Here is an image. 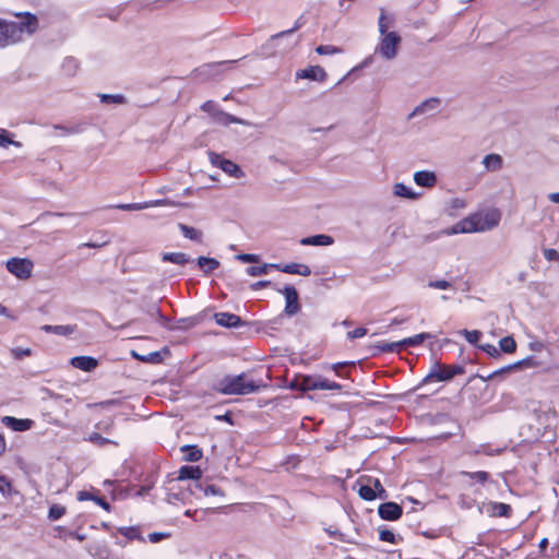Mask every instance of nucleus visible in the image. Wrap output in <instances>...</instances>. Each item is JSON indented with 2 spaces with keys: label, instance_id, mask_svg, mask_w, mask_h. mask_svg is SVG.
Wrapping results in <instances>:
<instances>
[{
  "label": "nucleus",
  "instance_id": "17",
  "mask_svg": "<svg viewBox=\"0 0 559 559\" xmlns=\"http://www.w3.org/2000/svg\"><path fill=\"white\" fill-rule=\"evenodd\" d=\"M503 448H493L490 443H481L476 447H469L465 453L469 455L485 454L488 456H496L503 452Z\"/></svg>",
  "mask_w": 559,
  "mask_h": 559
},
{
  "label": "nucleus",
  "instance_id": "61",
  "mask_svg": "<svg viewBox=\"0 0 559 559\" xmlns=\"http://www.w3.org/2000/svg\"><path fill=\"white\" fill-rule=\"evenodd\" d=\"M11 491V484L7 476L0 475V492L5 496Z\"/></svg>",
  "mask_w": 559,
  "mask_h": 559
},
{
  "label": "nucleus",
  "instance_id": "24",
  "mask_svg": "<svg viewBox=\"0 0 559 559\" xmlns=\"http://www.w3.org/2000/svg\"><path fill=\"white\" fill-rule=\"evenodd\" d=\"M358 496L366 501H373L379 498L376 490L372 488V485L368 481H362V476H360L357 480Z\"/></svg>",
  "mask_w": 559,
  "mask_h": 559
},
{
  "label": "nucleus",
  "instance_id": "4",
  "mask_svg": "<svg viewBox=\"0 0 559 559\" xmlns=\"http://www.w3.org/2000/svg\"><path fill=\"white\" fill-rule=\"evenodd\" d=\"M499 223V216L491 217L490 221H483L480 216H471L456 223L449 231L450 235L481 233L496 227Z\"/></svg>",
  "mask_w": 559,
  "mask_h": 559
},
{
  "label": "nucleus",
  "instance_id": "63",
  "mask_svg": "<svg viewBox=\"0 0 559 559\" xmlns=\"http://www.w3.org/2000/svg\"><path fill=\"white\" fill-rule=\"evenodd\" d=\"M479 348L487 353L490 357H498L500 355V350L491 344L480 345Z\"/></svg>",
  "mask_w": 559,
  "mask_h": 559
},
{
  "label": "nucleus",
  "instance_id": "7",
  "mask_svg": "<svg viewBox=\"0 0 559 559\" xmlns=\"http://www.w3.org/2000/svg\"><path fill=\"white\" fill-rule=\"evenodd\" d=\"M292 389H298L301 391H314V390H341L342 385L337 382L330 381L326 378L319 376H304L300 381H293L290 383Z\"/></svg>",
  "mask_w": 559,
  "mask_h": 559
},
{
  "label": "nucleus",
  "instance_id": "52",
  "mask_svg": "<svg viewBox=\"0 0 559 559\" xmlns=\"http://www.w3.org/2000/svg\"><path fill=\"white\" fill-rule=\"evenodd\" d=\"M155 485V479L151 478V479H146L145 484L142 485L138 491L135 492V496L138 497H144L146 496L151 490L152 488L154 487Z\"/></svg>",
  "mask_w": 559,
  "mask_h": 559
},
{
  "label": "nucleus",
  "instance_id": "46",
  "mask_svg": "<svg viewBox=\"0 0 559 559\" xmlns=\"http://www.w3.org/2000/svg\"><path fill=\"white\" fill-rule=\"evenodd\" d=\"M376 347L382 353H400L401 352L400 342L389 343V342L381 341L376 345Z\"/></svg>",
  "mask_w": 559,
  "mask_h": 559
},
{
  "label": "nucleus",
  "instance_id": "15",
  "mask_svg": "<svg viewBox=\"0 0 559 559\" xmlns=\"http://www.w3.org/2000/svg\"><path fill=\"white\" fill-rule=\"evenodd\" d=\"M215 322L224 328H238L243 324L241 318L230 312H217L214 314Z\"/></svg>",
  "mask_w": 559,
  "mask_h": 559
},
{
  "label": "nucleus",
  "instance_id": "44",
  "mask_svg": "<svg viewBox=\"0 0 559 559\" xmlns=\"http://www.w3.org/2000/svg\"><path fill=\"white\" fill-rule=\"evenodd\" d=\"M98 97L103 104L121 105L127 103V98L122 94H99Z\"/></svg>",
  "mask_w": 559,
  "mask_h": 559
},
{
  "label": "nucleus",
  "instance_id": "41",
  "mask_svg": "<svg viewBox=\"0 0 559 559\" xmlns=\"http://www.w3.org/2000/svg\"><path fill=\"white\" fill-rule=\"evenodd\" d=\"M79 69V61L74 57H67L63 59L61 70L67 76L75 75Z\"/></svg>",
  "mask_w": 559,
  "mask_h": 559
},
{
  "label": "nucleus",
  "instance_id": "55",
  "mask_svg": "<svg viewBox=\"0 0 559 559\" xmlns=\"http://www.w3.org/2000/svg\"><path fill=\"white\" fill-rule=\"evenodd\" d=\"M95 428L106 433H110L114 428V419L108 418L106 420H102L95 425Z\"/></svg>",
  "mask_w": 559,
  "mask_h": 559
},
{
  "label": "nucleus",
  "instance_id": "32",
  "mask_svg": "<svg viewBox=\"0 0 559 559\" xmlns=\"http://www.w3.org/2000/svg\"><path fill=\"white\" fill-rule=\"evenodd\" d=\"M235 60L231 61H221V62H213V63H206L202 67L198 68L195 71L200 74L206 75V76H213L218 73V69L225 64L235 63Z\"/></svg>",
  "mask_w": 559,
  "mask_h": 559
},
{
  "label": "nucleus",
  "instance_id": "36",
  "mask_svg": "<svg viewBox=\"0 0 559 559\" xmlns=\"http://www.w3.org/2000/svg\"><path fill=\"white\" fill-rule=\"evenodd\" d=\"M393 193L396 197L405 198L408 200H415L419 197V193L415 192L411 187H407L406 185L402 182H397L393 187Z\"/></svg>",
  "mask_w": 559,
  "mask_h": 559
},
{
  "label": "nucleus",
  "instance_id": "29",
  "mask_svg": "<svg viewBox=\"0 0 559 559\" xmlns=\"http://www.w3.org/2000/svg\"><path fill=\"white\" fill-rule=\"evenodd\" d=\"M283 273L309 276L311 274V269L307 264L293 262L284 264Z\"/></svg>",
  "mask_w": 559,
  "mask_h": 559
},
{
  "label": "nucleus",
  "instance_id": "22",
  "mask_svg": "<svg viewBox=\"0 0 559 559\" xmlns=\"http://www.w3.org/2000/svg\"><path fill=\"white\" fill-rule=\"evenodd\" d=\"M163 353H168V349L165 347L163 349V352L156 350V352H151L146 355H141V354H138L135 350H132L131 356L141 362L156 365V364H160L163 361V359H164Z\"/></svg>",
  "mask_w": 559,
  "mask_h": 559
},
{
  "label": "nucleus",
  "instance_id": "20",
  "mask_svg": "<svg viewBox=\"0 0 559 559\" xmlns=\"http://www.w3.org/2000/svg\"><path fill=\"white\" fill-rule=\"evenodd\" d=\"M414 181L423 188H431L437 183V176L433 171L418 170L414 174Z\"/></svg>",
  "mask_w": 559,
  "mask_h": 559
},
{
  "label": "nucleus",
  "instance_id": "43",
  "mask_svg": "<svg viewBox=\"0 0 559 559\" xmlns=\"http://www.w3.org/2000/svg\"><path fill=\"white\" fill-rule=\"evenodd\" d=\"M461 475L464 477H468L469 479H472L476 483H479L481 485L486 484L490 478V474L488 472H484V471H478V472L463 471V472H461Z\"/></svg>",
  "mask_w": 559,
  "mask_h": 559
},
{
  "label": "nucleus",
  "instance_id": "51",
  "mask_svg": "<svg viewBox=\"0 0 559 559\" xmlns=\"http://www.w3.org/2000/svg\"><path fill=\"white\" fill-rule=\"evenodd\" d=\"M246 273L249 276H261V275H264V274L267 273V266H266L265 263L263 265H260V266H248L246 269Z\"/></svg>",
  "mask_w": 559,
  "mask_h": 559
},
{
  "label": "nucleus",
  "instance_id": "50",
  "mask_svg": "<svg viewBox=\"0 0 559 559\" xmlns=\"http://www.w3.org/2000/svg\"><path fill=\"white\" fill-rule=\"evenodd\" d=\"M342 51L341 48L333 45H320L316 48V52L319 55H335Z\"/></svg>",
  "mask_w": 559,
  "mask_h": 559
},
{
  "label": "nucleus",
  "instance_id": "53",
  "mask_svg": "<svg viewBox=\"0 0 559 559\" xmlns=\"http://www.w3.org/2000/svg\"><path fill=\"white\" fill-rule=\"evenodd\" d=\"M379 539L382 542L391 543V544L396 543L395 534L391 530H388V528L380 530Z\"/></svg>",
  "mask_w": 559,
  "mask_h": 559
},
{
  "label": "nucleus",
  "instance_id": "33",
  "mask_svg": "<svg viewBox=\"0 0 559 559\" xmlns=\"http://www.w3.org/2000/svg\"><path fill=\"white\" fill-rule=\"evenodd\" d=\"M162 260L177 265H185L190 262L189 255L183 252H165L162 254Z\"/></svg>",
  "mask_w": 559,
  "mask_h": 559
},
{
  "label": "nucleus",
  "instance_id": "37",
  "mask_svg": "<svg viewBox=\"0 0 559 559\" xmlns=\"http://www.w3.org/2000/svg\"><path fill=\"white\" fill-rule=\"evenodd\" d=\"M181 452L183 453V459L187 462H198L202 457V451L197 445H182Z\"/></svg>",
  "mask_w": 559,
  "mask_h": 559
},
{
  "label": "nucleus",
  "instance_id": "3",
  "mask_svg": "<svg viewBox=\"0 0 559 559\" xmlns=\"http://www.w3.org/2000/svg\"><path fill=\"white\" fill-rule=\"evenodd\" d=\"M299 27L300 25L296 22L294 27L272 35L270 39L259 48V55L264 58H269L277 52H285L289 50L297 41H287L283 47H281V41L292 37Z\"/></svg>",
  "mask_w": 559,
  "mask_h": 559
},
{
  "label": "nucleus",
  "instance_id": "2",
  "mask_svg": "<svg viewBox=\"0 0 559 559\" xmlns=\"http://www.w3.org/2000/svg\"><path fill=\"white\" fill-rule=\"evenodd\" d=\"M266 385L260 381L249 380L245 372L237 376L227 374L217 381L215 390L225 395H247L260 391Z\"/></svg>",
  "mask_w": 559,
  "mask_h": 559
},
{
  "label": "nucleus",
  "instance_id": "27",
  "mask_svg": "<svg viewBox=\"0 0 559 559\" xmlns=\"http://www.w3.org/2000/svg\"><path fill=\"white\" fill-rule=\"evenodd\" d=\"M324 532L329 536H331L342 543L358 544L355 536L352 533H345L337 528H333L332 526L325 527Z\"/></svg>",
  "mask_w": 559,
  "mask_h": 559
},
{
  "label": "nucleus",
  "instance_id": "25",
  "mask_svg": "<svg viewBox=\"0 0 559 559\" xmlns=\"http://www.w3.org/2000/svg\"><path fill=\"white\" fill-rule=\"evenodd\" d=\"M103 485L105 488L110 489L114 500H122L129 496L128 490L121 487V485L116 480L106 479Z\"/></svg>",
  "mask_w": 559,
  "mask_h": 559
},
{
  "label": "nucleus",
  "instance_id": "54",
  "mask_svg": "<svg viewBox=\"0 0 559 559\" xmlns=\"http://www.w3.org/2000/svg\"><path fill=\"white\" fill-rule=\"evenodd\" d=\"M116 207L119 210H122V211H141V210H145L146 205L142 204V202H139V203L119 204Z\"/></svg>",
  "mask_w": 559,
  "mask_h": 559
},
{
  "label": "nucleus",
  "instance_id": "13",
  "mask_svg": "<svg viewBox=\"0 0 559 559\" xmlns=\"http://www.w3.org/2000/svg\"><path fill=\"white\" fill-rule=\"evenodd\" d=\"M484 508L489 516L509 518L512 512L511 506L504 502L490 501Z\"/></svg>",
  "mask_w": 559,
  "mask_h": 559
},
{
  "label": "nucleus",
  "instance_id": "9",
  "mask_svg": "<svg viewBox=\"0 0 559 559\" xmlns=\"http://www.w3.org/2000/svg\"><path fill=\"white\" fill-rule=\"evenodd\" d=\"M277 292L283 294L285 297V314L288 317L297 314L300 311L301 306L299 304V295L296 288L293 285H286L283 289H277Z\"/></svg>",
  "mask_w": 559,
  "mask_h": 559
},
{
  "label": "nucleus",
  "instance_id": "10",
  "mask_svg": "<svg viewBox=\"0 0 559 559\" xmlns=\"http://www.w3.org/2000/svg\"><path fill=\"white\" fill-rule=\"evenodd\" d=\"M210 159L213 165L219 167L224 173L228 174L234 178H240L243 173L241 168L233 160L223 158L221 155L211 153Z\"/></svg>",
  "mask_w": 559,
  "mask_h": 559
},
{
  "label": "nucleus",
  "instance_id": "38",
  "mask_svg": "<svg viewBox=\"0 0 559 559\" xmlns=\"http://www.w3.org/2000/svg\"><path fill=\"white\" fill-rule=\"evenodd\" d=\"M181 234L183 235L185 238H188L192 241H195V242H202V237H203V234L201 230L194 228V227H191V226H188L186 224H182L180 223L178 225Z\"/></svg>",
  "mask_w": 559,
  "mask_h": 559
},
{
  "label": "nucleus",
  "instance_id": "14",
  "mask_svg": "<svg viewBox=\"0 0 559 559\" xmlns=\"http://www.w3.org/2000/svg\"><path fill=\"white\" fill-rule=\"evenodd\" d=\"M213 121L217 124H221V126H224V127H227L231 123H238V124H242V126H248V127H251L252 123L245 120V119H241V118H238L234 115H230L228 112H225L223 110H219V111H215L214 114V117H213Z\"/></svg>",
  "mask_w": 559,
  "mask_h": 559
},
{
  "label": "nucleus",
  "instance_id": "31",
  "mask_svg": "<svg viewBox=\"0 0 559 559\" xmlns=\"http://www.w3.org/2000/svg\"><path fill=\"white\" fill-rule=\"evenodd\" d=\"M79 501H94L96 504L102 507L106 511H110V504L102 497L95 496L90 491L82 490L78 492Z\"/></svg>",
  "mask_w": 559,
  "mask_h": 559
},
{
  "label": "nucleus",
  "instance_id": "42",
  "mask_svg": "<svg viewBox=\"0 0 559 559\" xmlns=\"http://www.w3.org/2000/svg\"><path fill=\"white\" fill-rule=\"evenodd\" d=\"M85 441H88L97 447H105L107 444H115V445H118V442L111 440V439H108V438H105L103 437L100 433L98 432H92L90 433L86 438H84Z\"/></svg>",
  "mask_w": 559,
  "mask_h": 559
},
{
  "label": "nucleus",
  "instance_id": "45",
  "mask_svg": "<svg viewBox=\"0 0 559 559\" xmlns=\"http://www.w3.org/2000/svg\"><path fill=\"white\" fill-rule=\"evenodd\" d=\"M500 350L507 354H511L516 349V343L512 336L502 337L499 341Z\"/></svg>",
  "mask_w": 559,
  "mask_h": 559
},
{
  "label": "nucleus",
  "instance_id": "40",
  "mask_svg": "<svg viewBox=\"0 0 559 559\" xmlns=\"http://www.w3.org/2000/svg\"><path fill=\"white\" fill-rule=\"evenodd\" d=\"M362 481H368L372 485V488L376 490L379 499L385 500L389 497L388 491L382 486L379 478H374L372 476L365 475V476H362Z\"/></svg>",
  "mask_w": 559,
  "mask_h": 559
},
{
  "label": "nucleus",
  "instance_id": "28",
  "mask_svg": "<svg viewBox=\"0 0 559 559\" xmlns=\"http://www.w3.org/2000/svg\"><path fill=\"white\" fill-rule=\"evenodd\" d=\"M483 165L487 171H497L502 167L503 159L499 154H488L483 158Z\"/></svg>",
  "mask_w": 559,
  "mask_h": 559
},
{
  "label": "nucleus",
  "instance_id": "34",
  "mask_svg": "<svg viewBox=\"0 0 559 559\" xmlns=\"http://www.w3.org/2000/svg\"><path fill=\"white\" fill-rule=\"evenodd\" d=\"M40 329L43 331L47 332V333H53L56 335L68 336V335L72 334L75 331V325H70V324H66V325H49V324H45Z\"/></svg>",
  "mask_w": 559,
  "mask_h": 559
},
{
  "label": "nucleus",
  "instance_id": "48",
  "mask_svg": "<svg viewBox=\"0 0 559 559\" xmlns=\"http://www.w3.org/2000/svg\"><path fill=\"white\" fill-rule=\"evenodd\" d=\"M9 145H14L16 147H20L21 143L17 142V141H14L11 138L10 132H8L7 130H1L0 131V146L1 147H8Z\"/></svg>",
  "mask_w": 559,
  "mask_h": 559
},
{
  "label": "nucleus",
  "instance_id": "62",
  "mask_svg": "<svg viewBox=\"0 0 559 559\" xmlns=\"http://www.w3.org/2000/svg\"><path fill=\"white\" fill-rule=\"evenodd\" d=\"M236 258L243 263H255L259 261V255L252 253H240Z\"/></svg>",
  "mask_w": 559,
  "mask_h": 559
},
{
  "label": "nucleus",
  "instance_id": "64",
  "mask_svg": "<svg viewBox=\"0 0 559 559\" xmlns=\"http://www.w3.org/2000/svg\"><path fill=\"white\" fill-rule=\"evenodd\" d=\"M543 253L547 261H559V252L556 249H544Z\"/></svg>",
  "mask_w": 559,
  "mask_h": 559
},
{
  "label": "nucleus",
  "instance_id": "39",
  "mask_svg": "<svg viewBox=\"0 0 559 559\" xmlns=\"http://www.w3.org/2000/svg\"><path fill=\"white\" fill-rule=\"evenodd\" d=\"M197 264L205 274H210L219 266V262L214 258L199 257Z\"/></svg>",
  "mask_w": 559,
  "mask_h": 559
},
{
  "label": "nucleus",
  "instance_id": "6",
  "mask_svg": "<svg viewBox=\"0 0 559 559\" xmlns=\"http://www.w3.org/2000/svg\"><path fill=\"white\" fill-rule=\"evenodd\" d=\"M401 43V35L395 31H391L390 33L380 36L379 43L374 48V53L380 55L388 61H391L397 56Z\"/></svg>",
  "mask_w": 559,
  "mask_h": 559
},
{
  "label": "nucleus",
  "instance_id": "8",
  "mask_svg": "<svg viewBox=\"0 0 559 559\" xmlns=\"http://www.w3.org/2000/svg\"><path fill=\"white\" fill-rule=\"evenodd\" d=\"M5 265L7 270L19 280H27L32 276L33 262L28 259L11 258Z\"/></svg>",
  "mask_w": 559,
  "mask_h": 559
},
{
  "label": "nucleus",
  "instance_id": "1",
  "mask_svg": "<svg viewBox=\"0 0 559 559\" xmlns=\"http://www.w3.org/2000/svg\"><path fill=\"white\" fill-rule=\"evenodd\" d=\"M17 17H24L21 23L8 22L0 19V47L14 45L22 40L23 33L33 35L38 28V19L29 12L15 13Z\"/></svg>",
  "mask_w": 559,
  "mask_h": 559
},
{
  "label": "nucleus",
  "instance_id": "16",
  "mask_svg": "<svg viewBox=\"0 0 559 559\" xmlns=\"http://www.w3.org/2000/svg\"><path fill=\"white\" fill-rule=\"evenodd\" d=\"M2 423L8 428H11L13 431H19V432L27 431L34 425V421L32 419H28V418L20 419V418H15L12 416H4L2 418Z\"/></svg>",
  "mask_w": 559,
  "mask_h": 559
},
{
  "label": "nucleus",
  "instance_id": "21",
  "mask_svg": "<svg viewBox=\"0 0 559 559\" xmlns=\"http://www.w3.org/2000/svg\"><path fill=\"white\" fill-rule=\"evenodd\" d=\"M300 243L302 246H316V247H325L334 243L333 237L324 234H318L309 237H305L300 239Z\"/></svg>",
  "mask_w": 559,
  "mask_h": 559
},
{
  "label": "nucleus",
  "instance_id": "56",
  "mask_svg": "<svg viewBox=\"0 0 559 559\" xmlns=\"http://www.w3.org/2000/svg\"><path fill=\"white\" fill-rule=\"evenodd\" d=\"M169 537L170 533L167 532H154L147 535V539L153 544L159 543L160 540Z\"/></svg>",
  "mask_w": 559,
  "mask_h": 559
},
{
  "label": "nucleus",
  "instance_id": "23",
  "mask_svg": "<svg viewBox=\"0 0 559 559\" xmlns=\"http://www.w3.org/2000/svg\"><path fill=\"white\" fill-rule=\"evenodd\" d=\"M430 338H432V335L430 333H427V332H423V333H419V334H416V335L403 338V340L399 341L400 342L401 352L403 349L407 348V347L419 346L426 340H430Z\"/></svg>",
  "mask_w": 559,
  "mask_h": 559
},
{
  "label": "nucleus",
  "instance_id": "49",
  "mask_svg": "<svg viewBox=\"0 0 559 559\" xmlns=\"http://www.w3.org/2000/svg\"><path fill=\"white\" fill-rule=\"evenodd\" d=\"M460 333L463 334L465 340L472 345H476L481 337V332L478 330H462Z\"/></svg>",
  "mask_w": 559,
  "mask_h": 559
},
{
  "label": "nucleus",
  "instance_id": "35",
  "mask_svg": "<svg viewBox=\"0 0 559 559\" xmlns=\"http://www.w3.org/2000/svg\"><path fill=\"white\" fill-rule=\"evenodd\" d=\"M39 393L41 401L47 404H49L50 401H64L67 404L72 403V399L55 393L53 391L45 386L39 389Z\"/></svg>",
  "mask_w": 559,
  "mask_h": 559
},
{
  "label": "nucleus",
  "instance_id": "11",
  "mask_svg": "<svg viewBox=\"0 0 559 559\" xmlns=\"http://www.w3.org/2000/svg\"><path fill=\"white\" fill-rule=\"evenodd\" d=\"M378 514L382 520L396 521L402 516L403 509L399 503L389 501L379 506Z\"/></svg>",
  "mask_w": 559,
  "mask_h": 559
},
{
  "label": "nucleus",
  "instance_id": "58",
  "mask_svg": "<svg viewBox=\"0 0 559 559\" xmlns=\"http://www.w3.org/2000/svg\"><path fill=\"white\" fill-rule=\"evenodd\" d=\"M142 204L146 205V209H150V207H157V206H163V205H174V202H171L168 199H160V200L145 201V202H142Z\"/></svg>",
  "mask_w": 559,
  "mask_h": 559
},
{
  "label": "nucleus",
  "instance_id": "47",
  "mask_svg": "<svg viewBox=\"0 0 559 559\" xmlns=\"http://www.w3.org/2000/svg\"><path fill=\"white\" fill-rule=\"evenodd\" d=\"M66 514V508L61 504H52L48 511V519L57 521Z\"/></svg>",
  "mask_w": 559,
  "mask_h": 559
},
{
  "label": "nucleus",
  "instance_id": "57",
  "mask_svg": "<svg viewBox=\"0 0 559 559\" xmlns=\"http://www.w3.org/2000/svg\"><path fill=\"white\" fill-rule=\"evenodd\" d=\"M119 533L128 539H136L140 537L139 531L134 527H120Z\"/></svg>",
  "mask_w": 559,
  "mask_h": 559
},
{
  "label": "nucleus",
  "instance_id": "19",
  "mask_svg": "<svg viewBox=\"0 0 559 559\" xmlns=\"http://www.w3.org/2000/svg\"><path fill=\"white\" fill-rule=\"evenodd\" d=\"M70 362L74 368L86 372L94 370L98 365L97 359L92 356H75Z\"/></svg>",
  "mask_w": 559,
  "mask_h": 559
},
{
  "label": "nucleus",
  "instance_id": "12",
  "mask_svg": "<svg viewBox=\"0 0 559 559\" xmlns=\"http://www.w3.org/2000/svg\"><path fill=\"white\" fill-rule=\"evenodd\" d=\"M297 79H308L317 82H323L326 80L328 74L320 66H311L306 69H301L296 72Z\"/></svg>",
  "mask_w": 559,
  "mask_h": 559
},
{
  "label": "nucleus",
  "instance_id": "30",
  "mask_svg": "<svg viewBox=\"0 0 559 559\" xmlns=\"http://www.w3.org/2000/svg\"><path fill=\"white\" fill-rule=\"evenodd\" d=\"M440 104V99L437 98V97H431L429 99H426L425 102H423L421 104H419L414 110L413 112L409 115V118L414 117V116H417V115H421V114H425L427 111H431V110H436L437 107L439 106Z\"/></svg>",
  "mask_w": 559,
  "mask_h": 559
},
{
  "label": "nucleus",
  "instance_id": "18",
  "mask_svg": "<svg viewBox=\"0 0 559 559\" xmlns=\"http://www.w3.org/2000/svg\"><path fill=\"white\" fill-rule=\"evenodd\" d=\"M189 490L197 497H199L200 493L203 496H224L223 490L218 486L212 484L203 485L201 483H195L193 488L189 487Z\"/></svg>",
  "mask_w": 559,
  "mask_h": 559
},
{
  "label": "nucleus",
  "instance_id": "26",
  "mask_svg": "<svg viewBox=\"0 0 559 559\" xmlns=\"http://www.w3.org/2000/svg\"><path fill=\"white\" fill-rule=\"evenodd\" d=\"M201 476H202V472L199 466L185 465V466H181L179 469L178 479L179 480L190 479V480L198 481L201 478Z\"/></svg>",
  "mask_w": 559,
  "mask_h": 559
},
{
  "label": "nucleus",
  "instance_id": "60",
  "mask_svg": "<svg viewBox=\"0 0 559 559\" xmlns=\"http://www.w3.org/2000/svg\"><path fill=\"white\" fill-rule=\"evenodd\" d=\"M201 109L207 114H210L212 116V118L214 117V114L215 111H219L221 109L217 107V105L213 102V100H207L205 102L202 106H201Z\"/></svg>",
  "mask_w": 559,
  "mask_h": 559
},
{
  "label": "nucleus",
  "instance_id": "59",
  "mask_svg": "<svg viewBox=\"0 0 559 559\" xmlns=\"http://www.w3.org/2000/svg\"><path fill=\"white\" fill-rule=\"evenodd\" d=\"M428 287L435 289H448L452 287V284L445 280L430 281Z\"/></svg>",
  "mask_w": 559,
  "mask_h": 559
},
{
  "label": "nucleus",
  "instance_id": "5",
  "mask_svg": "<svg viewBox=\"0 0 559 559\" xmlns=\"http://www.w3.org/2000/svg\"><path fill=\"white\" fill-rule=\"evenodd\" d=\"M463 372H464V368L460 365L447 366V365H442L439 361H435L432 364V366L430 367V370L427 373V376L423 379L420 385L430 383V382H435V381H439V382L450 381L455 376L462 374Z\"/></svg>",
  "mask_w": 559,
  "mask_h": 559
}]
</instances>
